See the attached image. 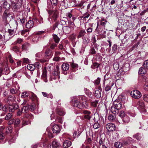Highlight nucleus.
Returning <instances> with one entry per match:
<instances>
[{"label": "nucleus", "mask_w": 148, "mask_h": 148, "mask_svg": "<svg viewBox=\"0 0 148 148\" xmlns=\"http://www.w3.org/2000/svg\"><path fill=\"white\" fill-rule=\"evenodd\" d=\"M130 94L132 97L135 99H139L142 96L141 93L137 90H135L132 91Z\"/></svg>", "instance_id": "obj_1"}, {"label": "nucleus", "mask_w": 148, "mask_h": 148, "mask_svg": "<svg viewBox=\"0 0 148 148\" xmlns=\"http://www.w3.org/2000/svg\"><path fill=\"white\" fill-rule=\"evenodd\" d=\"M138 106V107L142 112H145L146 110L145 108V106L144 103L141 101H138L137 103Z\"/></svg>", "instance_id": "obj_2"}, {"label": "nucleus", "mask_w": 148, "mask_h": 148, "mask_svg": "<svg viewBox=\"0 0 148 148\" xmlns=\"http://www.w3.org/2000/svg\"><path fill=\"white\" fill-rule=\"evenodd\" d=\"M106 128L108 132H112L115 130L114 124L111 123H108L106 125Z\"/></svg>", "instance_id": "obj_3"}, {"label": "nucleus", "mask_w": 148, "mask_h": 148, "mask_svg": "<svg viewBox=\"0 0 148 148\" xmlns=\"http://www.w3.org/2000/svg\"><path fill=\"white\" fill-rule=\"evenodd\" d=\"M49 13L50 15H52V19L54 21H56L58 16V11L57 10H55L52 11H51L49 12Z\"/></svg>", "instance_id": "obj_4"}, {"label": "nucleus", "mask_w": 148, "mask_h": 148, "mask_svg": "<svg viewBox=\"0 0 148 148\" xmlns=\"http://www.w3.org/2000/svg\"><path fill=\"white\" fill-rule=\"evenodd\" d=\"M61 129V127L60 125L56 124L53 126L52 130L54 133L57 134L60 133Z\"/></svg>", "instance_id": "obj_5"}, {"label": "nucleus", "mask_w": 148, "mask_h": 148, "mask_svg": "<svg viewBox=\"0 0 148 148\" xmlns=\"http://www.w3.org/2000/svg\"><path fill=\"white\" fill-rule=\"evenodd\" d=\"M47 71L46 68H45L42 71V73L41 76V78L45 82H47L48 81L47 79Z\"/></svg>", "instance_id": "obj_6"}, {"label": "nucleus", "mask_w": 148, "mask_h": 148, "mask_svg": "<svg viewBox=\"0 0 148 148\" xmlns=\"http://www.w3.org/2000/svg\"><path fill=\"white\" fill-rule=\"evenodd\" d=\"M83 113L85 114L84 118L88 120H90L91 117L92 115L91 112L88 110H85L83 111Z\"/></svg>", "instance_id": "obj_7"}, {"label": "nucleus", "mask_w": 148, "mask_h": 148, "mask_svg": "<svg viewBox=\"0 0 148 148\" xmlns=\"http://www.w3.org/2000/svg\"><path fill=\"white\" fill-rule=\"evenodd\" d=\"M113 106L119 110L122 107L121 102L120 101H115L113 103Z\"/></svg>", "instance_id": "obj_8"}, {"label": "nucleus", "mask_w": 148, "mask_h": 148, "mask_svg": "<svg viewBox=\"0 0 148 148\" xmlns=\"http://www.w3.org/2000/svg\"><path fill=\"white\" fill-rule=\"evenodd\" d=\"M71 145V141L69 140H66L63 143V147L64 148L69 147Z\"/></svg>", "instance_id": "obj_9"}, {"label": "nucleus", "mask_w": 148, "mask_h": 148, "mask_svg": "<svg viewBox=\"0 0 148 148\" xmlns=\"http://www.w3.org/2000/svg\"><path fill=\"white\" fill-rule=\"evenodd\" d=\"M60 72L57 71L56 70H55L53 72V74L54 76V77H52L53 79H59L60 78V76L59 75Z\"/></svg>", "instance_id": "obj_10"}, {"label": "nucleus", "mask_w": 148, "mask_h": 148, "mask_svg": "<svg viewBox=\"0 0 148 148\" xmlns=\"http://www.w3.org/2000/svg\"><path fill=\"white\" fill-rule=\"evenodd\" d=\"M34 26V22L33 21L30 20L28 21L26 25V28L28 29L31 28Z\"/></svg>", "instance_id": "obj_11"}, {"label": "nucleus", "mask_w": 148, "mask_h": 148, "mask_svg": "<svg viewBox=\"0 0 148 148\" xmlns=\"http://www.w3.org/2000/svg\"><path fill=\"white\" fill-rule=\"evenodd\" d=\"M53 147L54 148H61V146L60 144L56 140H54L52 143Z\"/></svg>", "instance_id": "obj_12"}, {"label": "nucleus", "mask_w": 148, "mask_h": 148, "mask_svg": "<svg viewBox=\"0 0 148 148\" xmlns=\"http://www.w3.org/2000/svg\"><path fill=\"white\" fill-rule=\"evenodd\" d=\"M147 69L145 68L144 67H141L140 68L139 71L138 73L139 74H141L142 75L145 74L147 72Z\"/></svg>", "instance_id": "obj_13"}, {"label": "nucleus", "mask_w": 148, "mask_h": 148, "mask_svg": "<svg viewBox=\"0 0 148 148\" xmlns=\"http://www.w3.org/2000/svg\"><path fill=\"white\" fill-rule=\"evenodd\" d=\"M62 69L63 71H66L69 70V65L67 63H63L62 65Z\"/></svg>", "instance_id": "obj_14"}, {"label": "nucleus", "mask_w": 148, "mask_h": 148, "mask_svg": "<svg viewBox=\"0 0 148 148\" xmlns=\"http://www.w3.org/2000/svg\"><path fill=\"white\" fill-rule=\"evenodd\" d=\"M119 109L116 108L114 106H112L110 109V111L114 114L118 113Z\"/></svg>", "instance_id": "obj_15"}, {"label": "nucleus", "mask_w": 148, "mask_h": 148, "mask_svg": "<svg viewBox=\"0 0 148 148\" xmlns=\"http://www.w3.org/2000/svg\"><path fill=\"white\" fill-rule=\"evenodd\" d=\"M86 33V32L85 30L82 29L80 31L79 34L77 36V38H79L81 37H83L84 36Z\"/></svg>", "instance_id": "obj_16"}, {"label": "nucleus", "mask_w": 148, "mask_h": 148, "mask_svg": "<svg viewBox=\"0 0 148 148\" xmlns=\"http://www.w3.org/2000/svg\"><path fill=\"white\" fill-rule=\"evenodd\" d=\"M3 8L5 9L6 10H8L10 8V4L6 1L4 2L3 5Z\"/></svg>", "instance_id": "obj_17"}, {"label": "nucleus", "mask_w": 148, "mask_h": 148, "mask_svg": "<svg viewBox=\"0 0 148 148\" xmlns=\"http://www.w3.org/2000/svg\"><path fill=\"white\" fill-rule=\"evenodd\" d=\"M57 113L61 116L64 115L65 114L64 112L62 109L58 108L56 110Z\"/></svg>", "instance_id": "obj_18"}, {"label": "nucleus", "mask_w": 148, "mask_h": 148, "mask_svg": "<svg viewBox=\"0 0 148 148\" xmlns=\"http://www.w3.org/2000/svg\"><path fill=\"white\" fill-rule=\"evenodd\" d=\"M10 15L9 13L8 10H5L4 12L3 15V18L6 20L8 17Z\"/></svg>", "instance_id": "obj_19"}, {"label": "nucleus", "mask_w": 148, "mask_h": 148, "mask_svg": "<svg viewBox=\"0 0 148 148\" xmlns=\"http://www.w3.org/2000/svg\"><path fill=\"white\" fill-rule=\"evenodd\" d=\"M86 102L85 101H84L82 102H80L78 106V108L81 109H82L83 108L86 107Z\"/></svg>", "instance_id": "obj_20"}, {"label": "nucleus", "mask_w": 148, "mask_h": 148, "mask_svg": "<svg viewBox=\"0 0 148 148\" xmlns=\"http://www.w3.org/2000/svg\"><path fill=\"white\" fill-rule=\"evenodd\" d=\"M27 68L28 70L32 71H34L35 69L36 66H35L34 64H28L27 65Z\"/></svg>", "instance_id": "obj_21"}, {"label": "nucleus", "mask_w": 148, "mask_h": 148, "mask_svg": "<svg viewBox=\"0 0 148 148\" xmlns=\"http://www.w3.org/2000/svg\"><path fill=\"white\" fill-rule=\"evenodd\" d=\"M116 116L114 115L110 114L108 117V119L110 121H114L115 120Z\"/></svg>", "instance_id": "obj_22"}, {"label": "nucleus", "mask_w": 148, "mask_h": 148, "mask_svg": "<svg viewBox=\"0 0 148 148\" xmlns=\"http://www.w3.org/2000/svg\"><path fill=\"white\" fill-rule=\"evenodd\" d=\"M142 135L141 134L137 133L133 137L138 140H140L142 138Z\"/></svg>", "instance_id": "obj_23"}, {"label": "nucleus", "mask_w": 148, "mask_h": 148, "mask_svg": "<svg viewBox=\"0 0 148 148\" xmlns=\"http://www.w3.org/2000/svg\"><path fill=\"white\" fill-rule=\"evenodd\" d=\"M75 26L73 23L72 22H69V26L68 27H69L72 31H73L74 29Z\"/></svg>", "instance_id": "obj_24"}, {"label": "nucleus", "mask_w": 148, "mask_h": 148, "mask_svg": "<svg viewBox=\"0 0 148 148\" xmlns=\"http://www.w3.org/2000/svg\"><path fill=\"white\" fill-rule=\"evenodd\" d=\"M45 56L46 57H51V51L49 49H47L45 52Z\"/></svg>", "instance_id": "obj_25"}, {"label": "nucleus", "mask_w": 148, "mask_h": 148, "mask_svg": "<svg viewBox=\"0 0 148 148\" xmlns=\"http://www.w3.org/2000/svg\"><path fill=\"white\" fill-rule=\"evenodd\" d=\"M122 119L123 122L125 123H128L130 121L129 117L126 115Z\"/></svg>", "instance_id": "obj_26"}, {"label": "nucleus", "mask_w": 148, "mask_h": 148, "mask_svg": "<svg viewBox=\"0 0 148 148\" xmlns=\"http://www.w3.org/2000/svg\"><path fill=\"white\" fill-rule=\"evenodd\" d=\"M114 146L116 148H121L122 146V144L119 142H116L114 143Z\"/></svg>", "instance_id": "obj_27"}, {"label": "nucleus", "mask_w": 148, "mask_h": 148, "mask_svg": "<svg viewBox=\"0 0 148 148\" xmlns=\"http://www.w3.org/2000/svg\"><path fill=\"white\" fill-rule=\"evenodd\" d=\"M29 95V93L28 92L25 91L22 93L21 97L23 98H25L27 97Z\"/></svg>", "instance_id": "obj_28"}, {"label": "nucleus", "mask_w": 148, "mask_h": 148, "mask_svg": "<svg viewBox=\"0 0 148 148\" xmlns=\"http://www.w3.org/2000/svg\"><path fill=\"white\" fill-rule=\"evenodd\" d=\"M64 31L66 34H69L72 31L70 28L68 26H65L64 28Z\"/></svg>", "instance_id": "obj_29"}, {"label": "nucleus", "mask_w": 148, "mask_h": 148, "mask_svg": "<svg viewBox=\"0 0 148 148\" xmlns=\"http://www.w3.org/2000/svg\"><path fill=\"white\" fill-rule=\"evenodd\" d=\"M53 38L55 42L57 43H58L60 40V38L57 35L54 34L53 35Z\"/></svg>", "instance_id": "obj_30"}, {"label": "nucleus", "mask_w": 148, "mask_h": 148, "mask_svg": "<svg viewBox=\"0 0 148 148\" xmlns=\"http://www.w3.org/2000/svg\"><path fill=\"white\" fill-rule=\"evenodd\" d=\"M29 45L27 43H25L22 46V48L23 50H26L29 47Z\"/></svg>", "instance_id": "obj_31"}, {"label": "nucleus", "mask_w": 148, "mask_h": 148, "mask_svg": "<svg viewBox=\"0 0 148 148\" xmlns=\"http://www.w3.org/2000/svg\"><path fill=\"white\" fill-rule=\"evenodd\" d=\"M94 120L95 122H97L99 120V116L97 113H95L94 114Z\"/></svg>", "instance_id": "obj_32"}, {"label": "nucleus", "mask_w": 148, "mask_h": 148, "mask_svg": "<svg viewBox=\"0 0 148 148\" xmlns=\"http://www.w3.org/2000/svg\"><path fill=\"white\" fill-rule=\"evenodd\" d=\"M51 5L53 6H56L58 3V0H50Z\"/></svg>", "instance_id": "obj_33"}, {"label": "nucleus", "mask_w": 148, "mask_h": 148, "mask_svg": "<svg viewBox=\"0 0 148 148\" xmlns=\"http://www.w3.org/2000/svg\"><path fill=\"white\" fill-rule=\"evenodd\" d=\"M113 67L115 70H117L119 68V64L117 62L115 63L113 65Z\"/></svg>", "instance_id": "obj_34"}, {"label": "nucleus", "mask_w": 148, "mask_h": 148, "mask_svg": "<svg viewBox=\"0 0 148 148\" xmlns=\"http://www.w3.org/2000/svg\"><path fill=\"white\" fill-rule=\"evenodd\" d=\"M10 92L12 94H15L17 92L18 90L16 88H11L10 89Z\"/></svg>", "instance_id": "obj_35"}, {"label": "nucleus", "mask_w": 148, "mask_h": 148, "mask_svg": "<svg viewBox=\"0 0 148 148\" xmlns=\"http://www.w3.org/2000/svg\"><path fill=\"white\" fill-rule=\"evenodd\" d=\"M119 115L120 117L122 118L126 115L125 112L124 111H122L119 113Z\"/></svg>", "instance_id": "obj_36"}, {"label": "nucleus", "mask_w": 148, "mask_h": 148, "mask_svg": "<svg viewBox=\"0 0 148 148\" xmlns=\"http://www.w3.org/2000/svg\"><path fill=\"white\" fill-rule=\"evenodd\" d=\"M99 66V64L97 63H95L91 66V68L93 69L98 68Z\"/></svg>", "instance_id": "obj_37"}, {"label": "nucleus", "mask_w": 148, "mask_h": 148, "mask_svg": "<svg viewBox=\"0 0 148 148\" xmlns=\"http://www.w3.org/2000/svg\"><path fill=\"white\" fill-rule=\"evenodd\" d=\"M31 98L32 101H34L37 99V97L34 93H32L31 94Z\"/></svg>", "instance_id": "obj_38"}, {"label": "nucleus", "mask_w": 148, "mask_h": 148, "mask_svg": "<svg viewBox=\"0 0 148 148\" xmlns=\"http://www.w3.org/2000/svg\"><path fill=\"white\" fill-rule=\"evenodd\" d=\"M143 66L144 67L147 69H148V60H145L144 61Z\"/></svg>", "instance_id": "obj_39"}, {"label": "nucleus", "mask_w": 148, "mask_h": 148, "mask_svg": "<svg viewBox=\"0 0 148 148\" xmlns=\"http://www.w3.org/2000/svg\"><path fill=\"white\" fill-rule=\"evenodd\" d=\"M98 101L97 100H95L94 101L92 102L91 103L92 106L94 107H96L98 104Z\"/></svg>", "instance_id": "obj_40"}, {"label": "nucleus", "mask_w": 148, "mask_h": 148, "mask_svg": "<svg viewBox=\"0 0 148 148\" xmlns=\"http://www.w3.org/2000/svg\"><path fill=\"white\" fill-rule=\"evenodd\" d=\"M21 121L19 119H17L14 120V125L16 126H17L20 123Z\"/></svg>", "instance_id": "obj_41"}, {"label": "nucleus", "mask_w": 148, "mask_h": 148, "mask_svg": "<svg viewBox=\"0 0 148 148\" xmlns=\"http://www.w3.org/2000/svg\"><path fill=\"white\" fill-rule=\"evenodd\" d=\"M80 103L79 100H75L73 101V104L75 106H76L78 108Z\"/></svg>", "instance_id": "obj_42"}, {"label": "nucleus", "mask_w": 148, "mask_h": 148, "mask_svg": "<svg viewBox=\"0 0 148 148\" xmlns=\"http://www.w3.org/2000/svg\"><path fill=\"white\" fill-rule=\"evenodd\" d=\"M143 98L144 101L148 102V95L144 94L143 95Z\"/></svg>", "instance_id": "obj_43"}, {"label": "nucleus", "mask_w": 148, "mask_h": 148, "mask_svg": "<svg viewBox=\"0 0 148 148\" xmlns=\"http://www.w3.org/2000/svg\"><path fill=\"white\" fill-rule=\"evenodd\" d=\"M100 127V125L98 123H95L93 126V128L95 129H97L99 128Z\"/></svg>", "instance_id": "obj_44"}, {"label": "nucleus", "mask_w": 148, "mask_h": 148, "mask_svg": "<svg viewBox=\"0 0 148 148\" xmlns=\"http://www.w3.org/2000/svg\"><path fill=\"white\" fill-rule=\"evenodd\" d=\"M11 5L12 7L15 9L17 8L18 7V5L17 4V3H15L13 2L12 3Z\"/></svg>", "instance_id": "obj_45"}, {"label": "nucleus", "mask_w": 148, "mask_h": 148, "mask_svg": "<svg viewBox=\"0 0 148 148\" xmlns=\"http://www.w3.org/2000/svg\"><path fill=\"white\" fill-rule=\"evenodd\" d=\"M9 111L10 112H14V108L13 106V105H11L10 104H9V109H8Z\"/></svg>", "instance_id": "obj_46"}, {"label": "nucleus", "mask_w": 148, "mask_h": 148, "mask_svg": "<svg viewBox=\"0 0 148 148\" xmlns=\"http://www.w3.org/2000/svg\"><path fill=\"white\" fill-rule=\"evenodd\" d=\"M5 137L4 134L2 132L0 133V142L5 138Z\"/></svg>", "instance_id": "obj_47"}, {"label": "nucleus", "mask_w": 148, "mask_h": 148, "mask_svg": "<svg viewBox=\"0 0 148 148\" xmlns=\"http://www.w3.org/2000/svg\"><path fill=\"white\" fill-rule=\"evenodd\" d=\"M23 42V40L22 39L19 38H18L16 40L15 42V43L16 44H20Z\"/></svg>", "instance_id": "obj_48"}, {"label": "nucleus", "mask_w": 148, "mask_h": 148, "mask_svg": "<svg viewBox=\"0 0 148 148\" xmlns=\"http://www.w3.org/2000/svg\"><path fill=\"white\" fill-rule=\"evenodd\" d=\"M12 116V113H8L6 115L5 117V119L7 120H9L10 119Z\"/></svg>", "instance_id": "obj_49"}, {"label": "nucleus", "mask_w": 148, "mask_h": 148, "mask_svg": "<svg viewBox=\"0 0 148 148\" xmlns=\"http://www.w3.org/2000/svg\"><path fill=\"white\" fill-rule=\"evenodd\" d=\"M71 66L73 68H76L78 67V65L73 62L71 63Z\"/></svg>", "instance_id": "obj_50"}, {"label": "nucleus", "mask_w": 148, "mask_h": 148, "mask_svg": "<svg viewBox=\"0 0 148 148\" xmlns=\"http://www.w3.org/2000/svg\"><path fill=\"white\" fill-rule=\"evenodd\" d=\"M101 79L99 77H98L95 81V84L96 85H99L100 83Z\"/></svg>", "instance_id": "obj_51"}, {"label": "nucleus", "mask_w": 148, "mask_h": 148, "mask_svg": "<svg viewBox=\"0 0 148 148\" xmlns=\"http://www.w3.org/2000/svg\"><path fill=\"white\" fill-rule=\"evenodd\" d=\"M3 110L5 111H6L9 109V105H5L4 106L3 108H2Z\"/></svg>", "instance_id": "obj_52"}, {"label": "nucleus", "mask_w": 148, "mask_h": 148, "mask_svg": "<svg viewBox=\"0 0 148 148\" xmlns=\"http://www.w3.org/2000/svg\"><path fill=\"white\" fill-rule=\"evenodd\" d=\"M28 109V108L26 106L23 107L22 108V112L23 113H26L27 112V110Z\"/></svg>", "instance_id": "obj_53"}, {"label": "nucleus", "mask_w": 148, "mask_h": 148, "mask_svg": "<svg viewBox=\"0 0 148 148\" xmlns=\"http://www.w3.org/2000/svg\"><path fill=\"white\" fill-rule=\"evenodd\" d=\"M96 53L95 49L94 48H92L90 50V53L92 54H94Z\"/></svg>", "instance_id": "obj_54"}, {"label": "nucleus", "mask_w": 148, "mask_h": 148, "mask_svg": "<svg viewBox=\"0 0 148 148\" xmlns=\"http://www.w3.org/2000/svg\"><path fill=\"white\" fill-rule=\"evenodd\" d=\"M111 87L110 86L107 85L105 87V89L106 91H107L110 90Z\"/></svg>", "instance_id": "obj_55"}, {"label": "nucleus", "mask_w": 148, "mask_h": 148, "mask_svg": "<svg viewBox=\"0 0 148 148\" xmlns=\"http://www.w3.org/2000/svg\"><path fill=\"white\" fill-rule=\"evenodd\" d=\"M117 49V45L115 44H114L112 47V51H114L116 50Z\"/></svg>", "instance_id": "obj_56"}, {"label": "nucleus", "mask_w": 148, "mask_h": 148, "mask_svg": "<svg viewBox=\"0 0 148 148\" xmlns=\"http://www.w3.org/2000/svg\"><path fill=\"white\" fill-rule=\"evenodd\" d=\"M60 59V58L59 57L55 56L53 59V60L55 61H59Z\"/></svg>", "instance_id": "obj_57"}, {"label": "nucleus", "mask_w": 148, "mask_h": 148, "mask_svg": "<svg viewBox=\"0 0 148 148\" xmlns=\"http://www.w3.org/2000/svg\"><path fill=\"white\" fill-rule=\"evenodd\" d=\"M12 50L15 52H17L18 51V48L16 46H14Z\"/></svg>", "instance_id": "obj_58"}, {"label": "nucleus", "mask_w": 148, "mask_h": 148, "mask_svg": "<svg viewBox=\"0 0 148 148\" xmlns=\"http://www.w3.org/2000/svg\"><path fill=\"white\" fill-rule=\"evenodd\" d=\"M9 34L12 35H13L14 33V30L9 29L8 31Z\"/></svg>", "instance_id": "obj_59"}, {"label": "nucleus", "mask_w": 148, "mask_h": 148, "mask_svg": "<svg viewBox=\"0 0 148 148\" xmlns=\"http://www.w3.org/2000/svg\"><path fill=\"white\" fill-rule=\"evenodd\" d=\"M143 79L145 80V81L147 82H148V75H146L143 77Z\"/></svg>", "instance_id": "obj_60"}, {"label": "nucleus", "mask_w": 148, "mask_h": 148, "mask_svg": "<svg viewBox=\"0 0 148 148\" xmlns=\"http://www.w3.org/2000/svg\"><path fill=\"white\" fill-rule=\"evenodd\" d=\"M34 65H35V66H36V68L37 69H39L40 67V63L38 62L35 63Z\"/></svg>", "instance_id": "obj_61"}, {"label": "nucleus", "mask_w": 148, "mask_h": 148, "mask_svg": "<svg viewBox=\"0 0 148 148\" xmlns=\"http://www.w3.org/2000/svg\"><path fill=\"white\" fill-rule=\"evenodd\" d=\"M90 16V14L87 12H86L85 13L84 15V18H88Z\"/></svg>", "instance_id": "obj_62"}, {"label": "nucleus", "mask_w": 148, "mask_h": 148, "mask_svg": "<svg viewBox=\"0 0 148 148\" xmlns=\"http://www.w3.org/2000/svg\"><path fill=\"white\" fill-rule=\"evenodd\" d=\"M92 28H88L86 30L87 32L89 34L92 32Z\"/></svg>", "instance_id": "obj_63"}, {"label": "nucleus", "mask_w": 148, "mask_h": 148, "mask_svg": "<svg viewBox=\"0 0 148 148\" xmlns=\"http://www.w3.org/2000/svg\"><path fill=\"white\" fill-rule=\"evenodd\" d=\"M144 89L146 91H148V84L146 83L144 86Z\"/></svg>", "instance_id": "obj_64"}]
</instances>
